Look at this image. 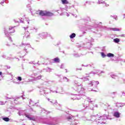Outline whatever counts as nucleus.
<instances>
[{"label":"nucleus","instance_id":"nucleus-31","mask_svg":"<svg viewBox=\"0 0 125 125\" xmlns=\"http://www.w3.org/2000/svg\"><path fill=\"white\" fill-rule=\"evenodd\" d=\"M2 120L5 122H9V119L8 117H4L2 118Z\"/></svg>","mask_w":125,"mask_h":125},{"label":"nucleus","instance_id":"nucleus-53","mask_svg":"<svg viewBox=\"0 0 125 125\" xmlns=\"http://www.w3.org/2000/svg\"><path fill=\"white\" fill-rule=\"evenodd\" d=\"M5 67L6 68H7L8 69H10V66H7V65H5Z\"/></svg>","mask_w":125,"mask_h":125},{"label":"nucleus","instance_id":"nucleus-40","mask_svg":"<svg viewBox=\"0 0 125 125\" xmlns=\"http://www.w3.org/2000/svg\"><path fill=\"white\" fill-rule=\"evenodd\" d=\"M86 100H87V101H88V102H89V103H91V102H92V101H91V99H89V98H87Z\"/></svg>","mask_w":125,"mask_h":125},{"label":"nucleus","instance_id":"nucleus-35","mask_svg":"<svg viewBox=\"0 0 125 125\" xmlns=\"http://www.w3.org/2000/svg\"><path fill=\"white\" fill-rule=\"evenodd\" d=\"M25 21L24 23H27V24H29L30 23V20H29L28 19H25L24 20Z\"/></svg>","mask_w":125,"mask_h":125},{"label":"nucleus","instance_id":"nucleus-28","mask_svg":"<svg viewBox=\"0 0 125 125\" xmlns=\"http://www.w3.org/2000/svg\"><path fill=\"white\" fill-rule=\"evenodd\" d=\"M29 104H30V105H31V106H34V105H36L37 104V103L34 104V102H33V101H32V100H30Z\"/></svg>","mask_w":125,"mask_h":125},{"label":"nucleus","instance_id":"nucleus-11","mask_svg":"<svg viewBox=\"0 0 125 125\" xmlns=\"http://www.w3.org/2000/svg\"><path fill=\"white\" fill-rule=\"evenodd\" d=\"M53 92H56V93H60V94H63L64 93V90H63V88L61 87L58 91H53Z\"/></svg>","mask_w":125,"mask_h":125},{"label":"nucleus","instance_id":"nucleus-3","mask_svg":"<svg viewBox=\"0 0 125 125\" xmlns=\"http://www.w3.org/2000/svg\"><path fill=\"white\" fill-rule=\"evenodd\" d=\"M36 14H39L40 16H47L50 17L53 16V13L46 11H42V10H38L35 12Z\"/></svg>","mask_w":125,"mask_h":125},{"label":"nucleus","instance_id":"nucleus-13","mask_svg":"<svg viewBox=\"0 0 125 125\" xmlns=\"http://www.w3.org/2000/svg\"><path fill=\"white\" fill-rule=\"evenodd\" d=\"M113 116L115 118H120V117L121 116V113H120V112H119V111H115V112H114V113L113 114Z\"/></svg>","mask_w":125,"mask_h":125},{"label":"nucleus","instance_id":"nucleus-64","mask_svg":"<svg viewBox=\"0 0 125 125\" xmlns=\"http://www.w3.org/2000/svg\"><path fill=\"white\" fill-rule=\"evenodd\" d=\"M48 101H50H50H50V99H48Z\"/></svg>","mask_w":125,"mask_h":125},{"label":"nucleus","instance_id":"nucleus-38","mask_svg":"<svg viewBox=\"0 0 125 125\" xmlns=\"http://www.w3.org/2000/svg\"><path fill=\"white\" fill-rule=\"evenodd\" d=\"M17 80H18V81H19L20 82H21V81H22V77L20 76H18L17 78Z\"/></svg>","mask_w":125,"mask_h":125},{"label":"nucleus","instance_id":"nucleus-5","mask_svg":"<svg viewBox=\"0 0 125 125\" xmlns=\"http://www.w3.org/2000/svg\"><path fill=\"white\" fill-rule=\"evenodd\" d=\"M82 105L84 109H90V110H93V107H90V106H93L92 104H89V102L87 101V100H85L84 102L82 103Z\"/></svg>","mask_w":125,"mask_h":125},{"label":"nucleus","instance_id":"nucleus-12","mask_svg":"<svg viewBox=\"0 0 125 125\" xmlns=\"http://www.w3.org/2000/svg\"><path fill=\"white\" fill-rule=\"evenodd\" d=\"M39 36H40V38H42V39H43V38L47 37V33L43 32L42 33L39 34Z\"/></svg>","mask_w":125,"mask_h":125},{"label":"nucleus","instance_id":"nucleus-21","mask_svg":"<svg viewBox=\"0 0 125 125\" xmlns=\"http://www.w3.org/2000/svg\"><path fill=\"white\" fill-rule=\"evenodd\" d=\"M125 105V104L118 103L116 105V107H118L119 108V107H124Z\"/></svg>","mask_w":125,"mask_h":125},{"label":"nucleus","instance_id":"nucleus-37","mask_svg":"<svg viewBox=\"0 0 125 125\" xmlns=\"http://www.w3.org/2000/svg\"><path fill=\"white\" fill-rule=\"evenodd\" d=\"M4 1L6 3H7V2H8V0H3V1L0 2V4H2V3H4Z\"/></svg>","mask_w":125,"mask_h":125},{"label":"nucleus","instance_id":"nucleus-61","mask_svg":"<svg viewBox=\"0 0 125 125\" xmlns=\"http://www.w3.org/2000/svg\"><path fill=\"white\" fill-rule=\"evenodd\" d=\"M2 75V72L1 71H0V76H1Z\"/></svg>","mask_w":125,"mask_h":125},{"label":"nucleus","instance_id":"nucleus-60","mask_svg":"<svg viewBox=\"0 0 125 125\" xmlns=\"http://www.w3.org/2000/svg\"><path fill=\"white\" fill-rule=\"evenodd\" d=\"M9 41H11V42H12V40H11V37H9Z\"/></svg>","mask_w":125,"mask_h":125},{"label":"nucleus","instance_id":"nucleus-4","mask_svg":"<svg viewBox=\"0 0 125 125\" xmlns=\"http://www.w3.org/2000/svg\"><path fill=\"white\" fill-rule=\"evenodd\" d=\"M67 120L68 122H70L71 123H69V125H77L79 124V122L76 120H74V117L72 115H69L66 117Z\"/></svg>","mask_w":125,"mask_h":125},{"label":"nucleus","instance_id":"nucleus-7","mask_svg":"<svg viewBox=\"0 0 125 125\" xmlns=\"http://www.w3.org/2000/svg\"><path fill=\"white\" fill-rule=\"evenodd\" d=\"M99 83V82L98 81H92L88 83V87H92L94 88H96L97 85H98Z\"/></svg>","mask_w":125,"mask_h":125},{"label":"nucleus","instance_id":"nucleus-6","mask_svg":"<svg viewBox=\"0 0 125 125\" xmlns=\"http://www.w3.org/2000/svg\"><path fill=\"white\" fill-rule=\"evenodd\" d=\"M112 120V118L110 116H107V115H104L101 116L100 119H99L98 124H103L106 120Z\"/></svg>","mask_w":125,"mask_h":125},{"label":"nucleus","instance_id":"nucleus-9","mask_svg":"<svg viewBox=\"0 0 125 125\" xmlns=\"http://www.w3.org/2000/svg\"><path fill=\"white\" fill-rule=\"evenodd\" d=\"M9 31L12 30L13 31H10V32H8L6 30H4V33L6 37H9V35H11V34H13V33H14L15 32L14 27H10L9 28Z\"/></svg>","mask_w":125,"mask_h":125},{"label":"nucleus","instance_id":"nucleus-59","mask_svg":"<svg viewBox=\"0 0 125 125\" xmlns=\"http://www.w3.org/2000/svg\"><path fill=\"white\" fill-rule=\"evenodd\" d=\"M104 73H105L104 71H101V74Z\"/></svg>","mask_w":125,"mask_h":125},{"label":"nucleus","instance_id":"nucleus-57","mask_svg":"<svg viewBox=\"0 0 125 125\" xmlns=\"http://www.w3.org/2000/svg\"><path fill=\"white\" fill-rule=\"evenodd\" d=\"M104 4L105 5V6H109V4H107V3H104Z\"/></svg>","mask_w":125,"mask_h":125},{"label":"nucleus","instance_id":"nucleus-43","mask_svg":"<svg viewBox=\"0 0 125 125\" xmlns=\"http://www.w3.org/2000/svg\"><path fill=\"white\" fill-rule=\"evenodd\" d=\"M111 78H112V79H116V78L117 77V76L114 74H112L111 75Z\"/></svg>","mask_w":125,"mask_h":125},{"label":"nucleus","instance_id":"nucleus-2","mask_svg":"<svg viewBox=\"0 0 125 125\" xmlns=\"http://www.w3.org/2000/svg\"><path fill=\"white\" fill-rule=\"evenodd\" d=\"M42 123L44 125H57L58 122H57V118L56 117H49L43 120L42 121Z\"/></svg>","mask_w":125,"mask_h":125},{"label":"nucleus","instance_id":"nucleus-54","mask_svg":"<svg viewBox=\"0 0 125 125\" xmlns=\"http://www.w3.org/2000/svg\"><path fill=\"white\" fill-rule=\"evenodd\" d=\"M48 70L49 72H51V69H50L49 67H48Z\"/></svg>","mask_w":125,"mask_h":125},{"label":"nucleus","instance_id":"nucleus-17","mask_svg":"<svg viewBox=\"0 0 125 125\" xmlns=\"http://www.w3.org/2000/svg\"><path fill=\"white\" fill-rule=\"evenodd\" d=\"M18 114L19 116H24V115L25 116V115H27V114H25V113L24 112V111L23 110H20Z\"/></svg>","mask_w":125,"mask_h":125},{"label":"nucleus","instance_id":"nucleus-32","mask_svg":"<svg viewBox=\"0 0 125 125\" xmlns=\"http://www.w3.org/2000/svg\"><path fill=\"white\" fill-rule=\"evenodd\" d=\"M101 54L103 58H105V57L107 56V55H106L104 52H101Z\"/></svg>","mask_w":125,"mask_h":125},{"label":"nucleus","instance_id":"nucleus-47","mask_svg":"<svg viewBox=\"0 0 125 125\" xmlns=\"http://www.w3.org/2000/svg\"><path fill=\"white\" fill-rule=\"evenodd\" d=\"M64 67V64L62 63L60 66L61 69H63Z\"/></svg>","mask_w":125,"mask_h":125},{"label":"nucleus","instance_id":"nucleus-46","mask_svg":"<svg viewBox=\"0 0 125 125\" xmlns=\"http://www.w3.org/2000/svg\"><path fill=\"white\" fill-rule=\"evenodd\" d=\"M0 105H4V102L0 101Z\"/></svg>","mask_w":125,"mask_h":125},{"label":"nucleus","instance_id":"nucleus-51","mask_svg":"<svg viewBox=\"0 0 125 125\" xmlns=\"http://www.w3.org/2000/svg\"><path fill=\"white\" fill-rule=\"evenodd\" d=\"M22 97H23V96L17 97L16 98V99H20V98H22Z\"/></svg>","mask_w":125,"mask_h":125},{"label":"nucleus","instance_id":"nucleus-16","mask_svg":"<svg viewBox=\"0 0 125 125\" xmlns=\"http://www.w3.org/2000/svg\"><path fill=\"white\" fill-rule=\"evenodd\" d=\"M30 38V33H29V32H25L24 33V36H23V39H29Z\"/></svg>","mask_w":125,"mask_h":125},{"label":"nucleus","instance_id":"nucleus-36","mask_svg":"<svg viewBox=\"0 0 125 125\" xmlns=\"http://www.w3.org/2000/svg\"><path fill=\"white\" fill-rule=\"evenodd\" d=\"M99 4H101V3H105V1H103V0H98Z\"/></svg>","mask_w":125,"mask_h":125},{"label":"nucleus","instance_id":"nucleus-34","mask_svg":"<svg viewBox=\"0 0 125 125\" xmlns=\"http://www.w3.org/2000/svg\"><path fill=\"white\" fill-rule=\"evenodd\" d=\"M51 103H52L54 105H57L58 103H57V101H55V102H54V101H50Z\"/></svg>","mask_w":125,"mask_h":125},{"label":"nucleus","instance_id":"nucleus-30","mask_svg":"<svg viewBox=\"0 0 125 125\" xmlns=\"http://www.w3.org/2000/svg\"><path fill=\"white\" fill-rule=\"evenodd\" d=\"M75 37H76V34H75V33H72L70 35V39H74V38H75Z\"/></svg>","mask_w":125,"mask_h":125},{"label":"nucleus","instance_id":"nucleus-39","mask_svg":"<svg viewBox=\"0 0 125 125\" xmlns=\"http://www.w3.org/2000/svg\"><path fill=\"white\" fill-rule=\"evenodd\" d=\"M42 113H43L44 114H47V111H46V110H45V109H43L42 110Z\"/></svg>","mask_w":125,"mask_h":125},{"label":"nucleus","instance_id":"nucleus-52","mask_svg":"<svg viewBox=\"0 0 125 125\" xmlns=\"http://www.w3.org/2000/svg\"><path fill=\"white\" fill-rule=\"evenodd\" d=\"M2 58H6V56L5 55H3L2 56Z\"/></svg>","mask_w":125,"mask_h":125},{"label":"nucleus","instance_id":"nucleus-25","mask_svg":"<svg viewBox=\"0 0 125 125\" xmlns=\"http://www.w3.org/2000/svg\"><path fill=\"white\" fill-rule=\"evenodd\" d=\"M61 1L62 4H68L69 3L68 0H61Z\"/></svg>","mask_w":125,"mask_h":125},{"label":"nucleus","instance_id":"nucleus-22","mask_svg":"<svg viewBox=\"0 0 125 125\" xmlns=\"http://www.w3.org/2000/svg\"><path fill=\"white\" fill-rule=\"evenodd\" d=\"M7 99H12V100H13L15 104H18V102H17V100H16V99H14L13 98L7 97Z\"/></svg>","mask_w":125,"mask_h":125},{"label":"nucleus","instance_id":"nucleus-63","mask_svg":"<svg viewBox=\"0 0 125 125\" xmlns=\"http://www.w3.org/2000/svg\"><path fill=\"white\" fill-rule=\"evenodd\" d=\"M123 16H124V19H125V14H124L123 15Z\"/></svg>","mask_w":125,"mask_h":125},{"label":"nucleus","instance_id":"nucleus-56","mask_svg":"<svg viewBox=\"0 0 125 125\" xmlns=\"http://www.w3.org/2000/svg\"><path fill=\"white\" fill-rule=\"evenodd\" d=\"M24 30H26V29H28V26H27L26 27H23Z\"/></svg>","mask_w":125,"mask_h":125},{"label":"nucleus","instance_id":"nucleus-48","mask_svg":"<svg viewBox=\"0 0 125 125\" xmlns=\"http://www.w3.org/2000/svg\"><path fill=\"white\" fill-rule=\"evenodd\" d=\"M32 30H33L34 32H37V30H38V29L36 28L35 27H34L33 28H32Z\"/></svg>","mask_w":125,"mask_h":125},{"label":"nucleus","instance_id":"nucleus-58","mask_svg":"<svg viewBox=\"0 0 125 125\" xmlns=\"http://www.w3.org/2000/svg\"><path fill=\"white\" fill-rule=\"evenodd\" d=\"M122 94L124 95V96H125V93L124 92H122Z\"/></svg>","mask_w":125,"mask_h":125},{"label":"nucleus","instance_id":"nucleus-8","mask_svg":"<svg viewBox=\"0 0 125 125\" xmlns=\"http://www.w3.org/2000/svg\"><path fill=\"white\" fill-rule=\"evenodd\" d=\"M101 118V116H99V115H92L91 116V121L92 122H97L98 123L99 122V120H100V118Z\"/></svg>","mask_w":125,"mask_h":125},{"label":"nucleus","instance_id":"nucleus-23","mask_svg":"<svg viewBox=\"0 0 125 125\" xmlns=\"http://www.w3.org/2000/svg\"><path fill=\"white\" fill-rule=\"evenodd\" d=\"M53 61H54L55 63H59L60 62V60L59 59V58L57 57L53 59Z\"/></svg>","mask_w":125,"mask_h":125},{"label":"nucleus","instance_id":"nucleus-14","mask_svg":"<svg viewBox=\"0 0 125 125\" xmlns=\"http://www.w3.org/2000/svg\"><path fill=\"white\" fill-rule=\"evenodd\" d=\"M86 42H87V46L86 47L87 48H88V49H90V48L91 47V43L90 42H91V41L90 40H86Z\"/></svg>","mask_w":125,"mask_h":125},{"label":"nucleus","instance_id":"nucleus-24","mask_svg":"<svg viewBox=\"0 0 125 125\" xmlns=\"http://www.w3.org/2000/svg\"><path fill=\"white\" fill-rule=\"evenodd\" d=\"M87 78H89V76H87V77H83L81 79V80H83V81H84V82H85L86 81H89V79Z\"/></svg>","mask_w":125,"mask_h":125},{"label":"nucleus","instance_id":"nucleus-15","mask_svg":"<svg viewBox=\"0 0 125 125\" xmlns=\"http://www.w3.org/2000/svg\"><path fill=\"white\" fill-rule=\"evenodd\" d=\"M25 116L26 118L29 119V120H30V121H36V118H35L34 117H30V115H29L28 114H25Z\"/></svg>","mask_w":125,"mask_h":125},{"label":"nucleus","instance_id":"nucleus-1","mask_svg":"<svg viewBox=\"0 0 125 125\" xmlns=\"http://www.w3.org/2000/svg\"><path fill=\"white\" fill-rule=\"evenodd\" d=\"M75 86L74 87V89L75 91L78 92V93H80V95H74L71 97V99L72 100H80L81 98L80 96H82V93L83 92V87L82 86V84L79 83H78L77 81H75Z\"/></svg>","mask_w":125,"mask_h":125},{"label":"nucleus","instance_id":"nucleus-29","mask_svg":"<svg viewBox=\"0 0 125 125\" xmlns=\"http://www.w3.org/2000/svg\"><path fill=\"white\" fill-rule=\"evenodd\" d=\"M73 55L74 57H76V58L77 57H80V56H82V54L81 55H79V54H78V53H74L73 54Z\"/></svg>","mask_w":125,"mask_h":125},{"label":"nucleus","instance_id":"nucleus-41","mask_svg":"<svg viewBox=\"0 0 125 125\" xmlns=\"http://www.w3.org/2000/svg\"><path fill=\"white\" fill-rule=\"evenodd\" d=\"M63 80H64L65 81V80H66V82H68L70 80L69 79H68V78H67V77H65L63 78Z\"/></svg>","mask_w":125,"mask_h":125},{"label":"nucleus","instance_id":"nucleus-55","mask_svg":"<svg viewBox=\"0 0 125 125\" xmlns=\"http://www.w3.org/2000/svg\"><path fill=\"white\" fill-rule=\"evenodd\" d=\"M82 70V68H80V69H79V68H76V71H78V70Z\"/></svg>","mask_w":125,"mask_h":125},{"label":"nucleus","instance_id":"nucleus-50","mask_svg":"<svg viewBox=\"0 0 125 125\" xmlns=\"http://www.w3.org/2000/svg\"><path fill=\"white\" fill-rule=\"evenodd\" d=\"M20 23H24V21H22L21 20H19Z\"/></svg>","mask_w":125,"mask_h":125},{"label":"nucleus","instance_id":"nucleus-44","mask_svg":"<svg viewBox=\"0 0 125 125\" xmlns=\"http://www.w3.org/2000/svg\"><path fill=\"white\" fill-rule=\"evenodd\" d=\"M111 17H113L114 18V19H115V20H118V17H117V16H111Z\"/></svg>","mask_w":125,"mask_h":125},{"label":"nucleus","instance_id":"nucleus-42","mask_svg":"<svg viewBox=\"0 0 125 125\" xmlns=\"http://www.w3.org/2000/svg\"><path fill=\"white\" fill-rule=\"evenodd\" d=\"M6 59H7V60H11V59H13V58H11V55H10V57H7Z\"/></svg>","mask_w":125,"mask_h":125},{"label":"nucleus","instance_id":"nucleus-27","mask_svg":"<svg viewBox=\"0 0 125 125\" xmlns=\"http://www.w3.org/2000/svg\"><path fill=\"white\" fill-rule=\"evenodd\" d=\"M106 56H107V57H114V56H115V55H114V54L109 53L107 54Z\"/></svg>","mask_w":125,"mask_h":125},{"label":"nucleus","instance_id":"nucleus-19","mask_svg":"<svg viewBox=\"0 0 125 125\" xmlns=\"http://www.w3.org/2000/svg\"><path fill=\"white\" fill-rule=\"evenodd\" d=\"M26 53H28V51L27 50V49L25 48L24 49L23 52H21V55H23V56H25L26 55Z\"/></svg>","mask_w":125,"mask_h":125},{"label":"nucleus","instance_id":"nucleus-20","mask_svg":"<svg viewBox=\"0 0 125 125\" xmlns=\"http://www.w3.org/2000/svg\"><path fill=\"white\" fill-rule=\"evenodd\" d=\"M42 78V75H40L37 77H35L34 79H33V81H37L38 80H41Z\"/></svg>","mask_w":125,"mask_h":125},{"label":"nucleus","instance_id":"nucleus-10","mask_svg":"<svg viewBox=\"0 0 125 125\" xmlns=\"http://www.w3.org/2000/svg\"><path fill=\"white\" fill-rule=\"evenodd\" d=\"M105 29L107 30V31H120V30L119 28H107L104 26Z\"/></svg>","mask_w":125,"mask_h":125},{"label":"nucleus","instance_id":"nucleus-26","mask_svg":"<svg viewBox=\"0 0 125 125\" xmlns=\"http://www.w3.org/2000/svg\"><path fill=\"white\" fill-rule=\"evenodd\" d=\"M114 42H115V43H119L120 42V39L119 38H116L113 40Z\"/></svg>","mask_w":125,"mask_h":125},{"label":"nucleus","instance_id":"nucleus-49","mask_svg":"<svg viewBox=\"0 0 125 125\" xmlns=\"http://www.w3.org/2000/svg\"><path fill=\"white\" fill-rule=\"evenodd\" d=\"M120 37H122V38H125V34H121L120 35Z\"/></svg>","mask_w":125,"mask_h":125},{"label":"nucleus","instance_id":"nucleus-62","mask_svg":"<svg viewBox=\"0 0 125 125\" xmlns=\"http://www.w3.org/2000/svg\"><path fill=\"white\" fill-rule=\"evenodd\" d=\"M91 91H96V90H93V89H91Z\"/></svg>","mask_w":125,"mask_h":125},{"label":"nucleus","instance_id":"nucleus-45","mask_svg":"<svg viewBox=\"0 0 125 125\" xmlns=\"http://www.w3.org/2000/svg\"><path fill=\"white\" fill-rule=\"evenodd\" d=\"M29 64H33L34 65H36V64H37V63H35L34 62H29Z\"/></svg>","mask_w":125,"mask_h":125},{"label":"nucleus","instance_id":"nucleus-33","mask_svg":"<svg viewBox=\"0 0 125 125\" xmlns=\"http://www.w3.org/2000/svg\"><path fill=\"white\" fill-rule=\"evenodd\" d=\"M82 66H84V67H92V66H93V63H92L91 64H87L86 65H84L83 64Z\"/></svg>","mask_w":125,"mask_h":125},{"label":"nucleus","instance_id":"nucleus-18","mask_svg":"<svg viewBox=\"0 0 125 125\" xmlns=\"http://www.w3.org/2000/svg\"><path fill=\"white\" fill-rule=\"evenodd\" d=\"M20 46H28V47H30V46H31V45H30V43H24L22 42L21 43V44L20 45Z\"/></svg>","mask_w":125,"mask_h":125}]
</instances>
